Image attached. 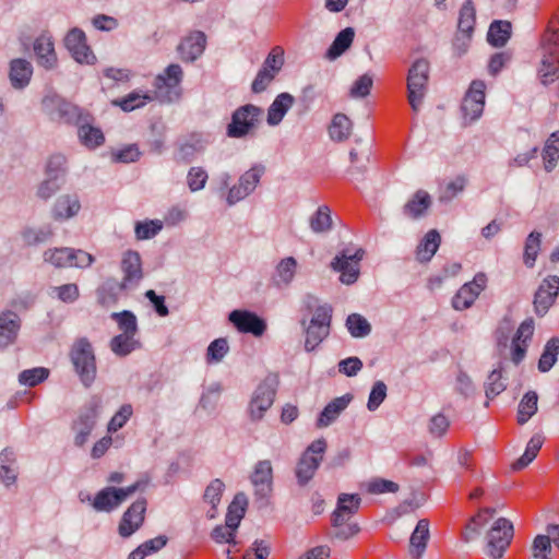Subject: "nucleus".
Here are the masks:
<instances>
[{
    "mask_svg": "<svg viewBox=\"0 0 559 559\" xmlns=\"http://www.w3.org/2000/svg\"><path fill=\"white\" fill-rule=\"evenodd\" d=\"M53 233L50 228L32 229L26 228L22 231L23 240L26 245L33 246L45 242L52 237Z\"/></svg>",
    "mask_w": 559,
    "mask_h": 559,
    "instance_id": "69168bd1",
    "label": "nucleus"
},
{
    "mask_svg": "<svg viewBox=\"0 0 559 559\" xmlns=\"http://www.w3.org/2000/svg\"><path fill=\"white\" fill-rule=\"evenodd\" d=\"M148 100H151V97L147 94L132 92L126 97L112 100V104L119 106L123 111H132L143 107Z\"/></svg>",
    "mask_w": 559,
    "mask_h": 559,
    "instance_id": "603ef678",
    "label": "nucleus"
},
{
    "mask_svg": "<svg viewBox=\"0 0 559 559\" xmlns=\"http://www.w3.org/2000/svg\"><path fill=\"white\" fill-rule=\"evenodd\" d=\"M119 283L115 280L107 281L97 289V300L102 306L108 307L118 300Z\"/></svg>",
    "mask_w": 559,
    "mask_h": 559,
    "instance_id": "4d7b16f0",
    "label": "nucleus"
},
{
    "mask_svg": "<svg viewBox=\"0 0 559 559\" xmlns=\"http://www.w3.org/2000/svg\"><path fill=\"white\" fill-rule=\"evenodd\" d=\"M365 255V250L361 248L343 249L331 262V267L341 273L340 281L343 284H354L360 274V261Z\"/></svg>",
    "mask_w": 559,
    "mask_h": 559,
    "instance_id": "423d86ee",
    "label": "nucleus"
},
{
    "mask_svg": "<svg viewBox=\"0 0 559 559\" xmlns=\"http://www.w3.org/2000/svg\"><path fill=\"white\" fill-rule=\"evenodd\" d=\"M440 235L437 230L432 229L428 231L423 239V241L418 245L416 250L417 260L420 262L430 261L436 251L440 246Z\"/></svg>",
    "mask_w": 559,
    "mask_h": 559,
    "instance_id": "f704fd0d",
    "label": "nucleus"
},
{
    "mask_svg": "<svg viewBox=\"0 0 559 559\" xmlns=\"http://www.w3.org/2000/svg\"><path fill=\"white\" fill-rule=\"evenodd\" d=\"M325 450L326 441L318 439L302 453L295 468V475L300 486L307 485L312 479L323 460Z\"/></svg>",
    "mask_w": 559,
    "mask_h": 559,
    "instance_id": "20e7f679",
    "label": "nucleus"
},
{
    "mask_svg": "<svg viewBox=\"0 0 559 559\" xmlns=\"http://www.w3.org/2000/svg\"><path fill=\"white\" fill-rule=\"evenodd\" d=\"M205 148V142L199 134H191L176 143L175 159L179 163H190Z\"/></svg>",
    "mask_w": 559,
    "mask_h": 559,
    "instance_id": "b1692460",
    "label": "nucleus"
},
{
    "mask_svg": "<svg viewBox=\"0 0 559 559\" xmlns=\"http://www.w3.org/2000/svg\"><path fill=\"white\" fill-rule=\"evenodd\" d=\"M361 498L357 493H341L337 498L336 509L331 515L332 524L349 521L359 510Z\"/></svg>",
    "mask_w": 559,
    "mask_h": 559,
    "instance_id": "412c9836",
    "label": "nucleus"
},
{
    "mask_svg": "<svg viewBox=\"0 0 559 559\" xmlns=\"http://www.w3.org/2000/svg\"><path fill=\"white\" fill-rule=\"evenodd\" d=\"M229 321L242 333L261 336L266 330L263 319L247 310H234L229 313Z\"/></svg>",
    "mask_w": 559,
    "mask_h": 559,
    "instance_id": "6ab92c4d",
    "label": "nucleus"
},
{
    "mask_svg": "<svg viewBox=\"0 0 559 559\" xmlns=\"http://www.w3.org/2000/svg\"><path fill=\"white\" fill-rule=\"evenodd\" d=\"M350 401L352 396L349 394L336 397L333 401H331L321 412L317 421V426H329L338 417L341 412H343L347 407Z\"/></svg>",
    "mask_w": 559,
    "mask_h": 559,
    "instance_id": "c756f323",
    "label": "nucleus"
},
{
    "mask_svg": "<svg viewBox=\"0 0 559 559\" xmlns=\"http://www.w3.org/2000/svg\"><path fill=\"white\" fill-rule=\"evenodd\" d=\"M429 536V521L427 519L419 520L409 538V554L413 559H419L423 556Z\"/></svg>",
    "mask_w": 559,
    "mask_h": 559,
    "instance_id": "393cba45",
    "label": "nucleus"
},
{
    "mask_svg": "<svg viewBox=\"0 0 559 559\" xmlns=\"http://www.w3.org/2000/svg\"><path fill=\"white\" fill-rule=\"evenodd\" d=\"M144 486V483L136 481L124 488L106 487L96 493L92 506L96 511L110 512Z\"/></svg>",
    "mask_w": 559,
    "mask_h": 559,
    "instance_id": "9b49d317",
    "label": "nucleus"
},
{
    "mask_svg": "<svg viewBox=\"0 0 559 559\" xmlns=\"http://www.w3.org/2000/svg\"><path fill=\"white\" fill-rule=\"evenodd\" d=\"M224 488V483L218 478L213 479L205 488L203 499L206 503L211 504V510L207 512L210 519L215 516L216 507L221 502Z\"/></svg>",
    "mask_w": 559,
    "mask_h": 559,
    "instance_id": "79ce46f5",
    "label": "nucleus"
},
{
    "mask_svg": "<svg viewBox=\"0 0 559 559\" xmlns=\"http://www.w3.org/2000/svg\"><path fill=\"white\" fill-rule=\"evenodd\" d=\"M350 131L352 122L348 117L343 114H336L329 127L331 139L338 142L344 141L349 136Z\"/></svg>",
    "mask_w": 559,
    "mask_h": 559,
    "instance_id": "a19ab883",
    "label": "nucleus"
},
{
    "mask_svg": "<svg viewBox=\"0 0 559 559\" xmlns=\"http://www.w3.org/2000/svg\"><path fill=\"white\" fill-rule=\"evenodd\" d=\"M34 52L36 61L40 67L51 70L57 66L58 58L55 51V44L48 34H41L35 39Z\"/></svg>",
    "mask_w": 559,
    "mask_h": 559,
    "instance_id": "4be33fe9",
    "label": "nucleus"
},
{
    "mask_svg": "<svg viewBox=\"0 0 559 559\" xmlns=\"http://www.w3.org/2000/svg\"><path fill=\"white\" fill-rule=\"evenodd\" d=\"M544 442L540 435H534L528 441L524 454L512 463V469L521 471L526 467L538 454Z\"/></svg>",
    "mask_w": 559,
    "mask_h": 559,
    "instance_id": "58836bf2",
    "label": "nucleus"
},
{
    "mask_svg": "<svg viewBox=\"0 0 559 559\" xmlns=\"http://www.w3.org/2000/svg\"><path fill=\"white\" fill-rule=\"evenodd\" d=\"M49 372L46 368H33L24 370L20 373L19 380L22 384L35 386L48 377Z\"/></svg>",
    "mask_w": 559,
    "mask_h": 559,
    "instance_id": "0e129e2a",
    "label": "nucleus"
},
{
    "mask_svg": "<svg viewBox=\"0 0 559 559\" xmlns=\"http://www.w3.org/2000/svg\"><path fill=\"white\" fill-rule=\"evenodd\" d=\"M551 539L547 535H537L533 542L532 552L534 559H550Z\"/></svg>",
    "mask_w": 559,
    "mask_h": 559,
    "instance_id": "338daca9",
    "label": "nucleus"
},
{
    "mask_svg": "<svg viewBox=\"0 0 559 559\" xmlns=\"http://www.w3.org/2000/svg\"><path fill=\"white\" fill-rule=\"evenodd\" d=\"M559 294V277L549 275L543 280L534 295V310L539 317H544L555 304Z\"/></svg>",
    "mask_w": 559,
    "mask_h": 559,
    "instance_id": "dca6fc26",
    "label": "nucleus"
},
{
    "mask_svg": "<svg viewBox=\"0 0 559 559\" xmlns=\"http://www.w3.org/2000/svg\"><path fill=\"white\" fill-rule=\"evenodd\" d=\"M255 487V493L264 498L272 491L273 468L269 460L259 461L250 477Z\"/></svg>",
    "mask_w": 559,
    "mask_h": 559,
    "instance_id": "5701e85b",
    "label": "nucleus"
},
{
    "mask_svg": "<svg viewBox=\"0 0 559 559\" xmlns=\"http://www.w3.org/2000/svg\"><path fill=\"white\" fill-rule=\"evenodd\" d=\"M559 74V56L550 57L544 55L542 61V68L539 69V75L542 82L547 85L554 82Z\"/></svg>",
    "mask_w": 559,
    "mask_h": 559,
    "instance_id": "864d4df0",
    "label": "nucleus"
},
{
    "mask_svg": "<svg viewBox=\"0 0 559 559\" xmlns=\"http://www.w3.org/2000/svg\"><path fill=\"white\" fill-rule=\"evenodd\" d=\"M100 407L102 399L94 395L80 409L76 419L72 424V429L75 432V445L83 447L86 443L88 436L96 425Z\"/></svg>",
    "mask_w": 559,
    "mask_h": 559,
    "instance_id": "39448f33",
    "label": "nucleus"
},
{
    "mask_svg": "<svg viewBox=\"0 0 559 559\" xmlns=\"http://www.w3.org/2000/svg\"><path fill=\"white\" fill-rule=\"evenodd\" d=\"M81 209V203L75 194L59 197L52 207V217L56 221H64L75 216Z\"/></svg>",
    "mask_w": 559,
    "mask_h": 559,
    "instance_id": "a878e982",
    "label": "nucleus"
},
{
    "mask_svg": "<svg viewBox=\"0 0 559 559\" xmlns=\"http://www.w3.org/2000/svg\"><path fill=\"white\" fill-rule=\"evenodd\" d=\"M207 173L202 167H191L187 175V183L191 192L202 190L207 181Z\"/></svg>",
    "mask_w": 559,
    "mask_h": 559,
    "instance_id": "e2e57ef3",
    "label": "nucleus"
},
{
    "mask_svg": "<svg viewBox=\"0 0 559 559\" xmlns=\"http://www.w3.org/2000/svg\"><path fill=\"white\" fill-rule=\"evenodd\" d=\"M475 9L472 2H466L460 10L457 27L461 32L469 35L474 29Z\"/></svg>",
    "mask_w": 559,
    "mask_h": 559,
    "instance_id": "13d9d810",
    "label": "nucleus"
},
{
    "mask_svg": "<svg viewBox=\"0 0 559 559\" xmlns=\"http://www.w3.org/2000/svg\"><path fill=\"white\" fill-rule=\"evenodd\" d=\"M264 173L265 167L261 164H255L249 170L242 174L238 180V183L233 186L228 191V204L233 205L253 192Z\"/></svg>",
    "mask_w": 559,
    "mask_h": 559,
    "instance_id": "ddd939ff",
    "label": "nucleus"
},
{
    "mask_svg": "<svg viewBox=\"0 0 559 559\" xmlns=\"http://www.w3.org/2000/svg\"><path fill=\"white\" fill-rule=\"evenodd\" d=\"M66 165L67 158L64 155H51L46 165V176L60 180L66 174Z\"/></svg>",
    "mask_w": 559,
    "mask_h": 559,
    "instance_id": "bf43d9fd",
    "label": "nucleus"
},
{
    "mask_svg": "<svg viewBox=\"0 0 559 559\" xmlns=\"http://www.w3.org/2000/svg\"><path fill=\"white\" fill-rule=\"evenodd\" d=\"M559 354V338L551 337L545 345L544 352L538 360V370L540 372L549 371L557 361Z\"/></svg>",
    "mask_w": 559,
    "mask_h": 559,
    "instance_id": "c03bdc74",
    "label": "nucleus"
},
{
    "mask_svg": "<svg viewBox=\"0 0 559 559\" xmlns=\"http://www.w3.org/2000/svg\"><path fill=\"white\" fill-rule=\"evenodd\" d=\"M44 261L55 267H88L94 262V257L83 250L68 247L51 248L44 252Z\"/></svg>",
    "mask_w": 559,
    "mask_h": 559,
    "instance_id": "6e6552de",
    "label": "nucleus"
},
{
    "mask_svg": "<svg viewBox=\"0 0 559 559\" xmlns=\"http://www.w3.org/2000/svg\"><path fill=\"white\" fill-rule=\"evenodd\" d=\"M183 78L182 68L173 63L155 78L156 96L162 100L173 102L179 97V85Z\"/></svg>",
    "mask_w": 559,
    "mask_h": 559,
    "instance_id": "f8f14e48",
    "label": "nucleus"
},
{
    "mask_svg": "<svg viewBox=\"0 0 559 559\" xmlns=\"http://www.w3.org/2000/svg\"><path fill=\"white\" fill-rule=\"evenodd\" d=\"M64 45L74 60L79 63L92 64L95 55L86 43V36L80 28H72L64 38Z\"/></svg>",
    "mask_w": 559,
    "mask_h": 559,
    "instance_id": "f3484780",
    "label": "nucleus"
},
{
    "mask_svg": "<svg viewBox=\"0 0 559 559\" xmlns=\"http://www.w3.org/2000/svg\"><path fill=\"white\" fill-rule=\"evenodd\" d=\"M545 169L551 171L559 159V130L551 133L543 150Z\"/></svg>",
    "mask_w": 559,
    "mask_h": 559,
    "instance_id": "37998d69",
    "label": "nucleus"
},
{
    "mask_svg": "<svg viewBox=\"0 0 559 559\" xmlns=\"http://www.w3.org/2000/svg\"><path fill=\"white\" fill-rule=\"evenodd\" d=\"M205 46V34L201 31H193L181 39L177 51L183 62H193L203 53Z\"/></svg>",
    "mask_w": 559,
    "mask_h": 559,
    "instance_id": "aec40b11",
    "label": "nucleus"
},
{
    "mask_svg": "<svg viewBox=\"0 0 559 559\" xmlns=\"http://www.w3.org/2000/svg\"><path fill=\"white\" fill-rule=\"evenodd\" d=\"M511 37V23L508 21H493L487 34L488 43L493 47H503Z\"/></svg>",
    "mask_w": 559,
    "mask_h": 559,
    "instance_id": "72a5a7b5",
    "label": "nucleus"
},
{
    "mask_svg": "<svg viewBox=\"0 0 559 559\" xmlns=\"http://www.w3.org/2000/svg\"><path fill=\"white\" fill-rule=\"evenodd\" d=\"M78 134L82 144L88 148H95L102 145L105 141L102 130L88 124L81 126Z\"/></svg>",
    "mask_w": 559,
    "mask_h": 559,
    "instance_id": "09e8293b",
    "label": "nucleus"
},
{
    "mask_svg": "<svg viewBox=\"0 0 559 559\" xmlns=\"http://www.w3.org/2000/svg\"><path fill=\"white\" fill-rule=\"evenodd\" d=\"M538 395L535 391L526 392L518 408V424L524 425L537 412Z\"/></svg>",
    "mask_w": 559,
    "mask_h": 559,
    "instance_id": "ea45409f",
    "label": "nucleus"
},
{
    "mask_svg": "<svg viewBox=\"0 0 559 559\" xmlns=\"http://www.w3.org/2000/svg\"><path fill=\"white\" fill-rule=\"evenodd\" d=\"M513 525L504 519L499 518L487 534L486 554L491 559H500L513 538Z\"/></svg>",
    "mask_w": 559,
    "mask_h": 559,
    "instance_id": "9d476101",
    "label": "nucleus"
},
{
    "mask_svg": "<svg viewBox=\"0 0 559 559\" xmlns=\"http://www.w3.org/2000/svg\"><path fill=\"white\" fill-rule=\"evenodd\" d=\"M346 326L354 337H365L371 332L369 322L358 313H353L347 317Z\"/></svg>",
    "mask_w": 559,
    "mask_h": 559,
    "instance_id": "5fc2aeb1",
    "label": "nucleus"
},
{
    "mask_svg": "<svg viewBox=\"0 0 559 559\" xmlns=\"http://www.w3.org/2000/svg\"><path fill=\"white\" fill-rule=\"evenodd\" d=\"M493 509L485 508L474 515L465 527L464 539L468 542L474 538V536L479 533V528L493 515Z\"/></svg>",
    "mask_w": 559,
    "mask_h": 559,
    "instance_id": "3c124183",
    "label": "nucleus"
},
{
    "mask_svg": "<svg viewBox=\"0 0 559 559\" xmlns=\"http://www.w3.org/2000/svg\"><path fill=\"white\" fill-rule=\"evenodd\" d=\"M542 245V234L539 231H532L524 246L523 261L527 267H533L537 259Z\"/></svg>",
    "mask_w": 559,
    "mask_h": 559,
    "instance_id": "49530a36",
    "label": "nucleus"
},
{
    "mask_svg": "<svg viewBox=\"0 0 559 559\" xmlns=\"http://www.w3.org/2000/svg\"><path fill=\"white\" fill-rule=\"evenodd\" d=\"M162 228L160 221L139 222L135 225V234L138 239H150L156 236Z\"/></svg>",
    "mask_w": 559,
    "mask_h": 559,
    "instance_id": "774afa93",
    "label": "nucleus"
},
{
    "mask_svg": "<svg viewBox=\"0 0 559 559\" xmlns=\"http://www.w3.org/2000/svg\"><path fill=\"white\" fill-rule=\"evenodd\" d=\"M297 262L293 257L281 260L273 275V283L277 287L287 286L294 278Z\"/></svg>",
    "mask_w": 559,
    "mask_h": 559,
    "instance_id": "c9c22d12",
    "label": "nucleus"
},
{
    "mask_svg": "<svg viewBox=\"0 0 559 559\" xmlns=\"http://www.w3.org/2000/svg\"><path fill=\"white\" fill-rule=\"evenodd\" d=\"M20 329L16 313L8 311L0 314V347L13 343Z\"/></svg>",
    "mask_w": 559,
    "mask_h": 559,
    "instance_id": "cd10ccee",
    "label": "nucleus"
},
{
    "mask_svg": "<svg viewBox=\"0 0 559 559\" xmlns=\"http://www.w3.org/2000/svg\"><path fill=\"white\" fill-rule=\"evenodd\" d=\"M120 269L123 277L119 283V292L135 288L143 278L142 259L138 251H126L122 254Z\"/></svg>",
    "mask_w": 559,
    "mask_h": 559,
    "instance_id": "4468645a",
    "label": "nucleus"
},
{
    "mask_svg": "<svg viewBox=\"0 0 559 559\" xmlns=\"http://www.w3.org/2000/svg\"><path fill=\"white\" fill-rule=\"evenodd\" d=\"M263 109L252 104L238 107L227 124L226 134L233 139H241L252 134L262 121Z\"/></svg>",
    "mask_w": 559,
    "mask_h": 559,
    "instance_id": "f03ea898",
    "label": "nucleus"
},
{
    "mask_svg": "<svg viewBox=\"0 0 559 559\" xmlns=\"http://www.w3.org/2000/svg\"><path fill=\"white\" fill-rule=\"evenodd\" d=\"M485 90L486 84L484 81L475 80L472 82L466 95L463 98L461 109L464 118L469 122L477 120L484 110L485 106Z\"/></svg>",
    "mask_w": 559,
    "mask_h": 559,
    "instance_id": "2eb2a0df",
    "label": "nucleus"
},
{
    "mask_svg": "<svg viewBox=\"0 0 559 559\" xmlns=\"http://www.w3.org/2000/svg\"><path fill=\"white\" fill-rule=\"evenodd\" d=\"M293 104L294 97L290 94L282 93L277 95L267 109V123L270 126H277Z\"/></svg>",
    "mask_w": 559,
    "mask_h": 559,
    "instance_id": "7c9ffc66",
    "label": "nucleus"
},
{
    "mask_svg": "<svg viewBox=\"0 0 559 559\" xmlns=\"http://www.w3.org/2000/svg\"><path fill=\"white\" fill-rule=\"evenodd\" d=\"M310 228L314 233H325L332 228L331 210L328 205H321L310 217Z\"/></svg>",
    "mask_w": 559,
    "mask_h": 559,
    "instance_id": "de8ad7c7",
    "label": "nucleus"
},
{
    "mask_svg": "<svg viewBox=\"0 0 559 559\" xmlns=\"http://www.w3.org/2000/svg\"><path fill=\"white\" fill-rule=\"evenodd\" d=\"M501 371L495 369L490 372L486 382V397L488 400L495 399L501 392L506 390V384L501 380Z\"/></svg>",
    "mask_w": 559,
    "mask_h": 559,
    "instance_id": "680f3d73",
    "label": "nucleus"
},
{
    "mask_svg": "<svg viewBox=\"0 0 559 559\" xmlns=\"http://www.w3.org/2000/svg\"><path fill=\"white\" fill-rule=\"evenodd\" d=\"M109 346L117 356L124 357L139 348L140 342L135 335L120 333L111 338Z\"/></svg>",
    "mask_w": 559,
    "mask_h": 559,
    "instance_id": "e433bc0d",
    "label": "nucleus"
},
{
    "mask_svg": "<svg viewBox=\"0 0 559 559\" xmlns=\"http://www.w3.org/2000/svg\"><path fill=\"white\" fill-rule=\"evenodd\" d=\"M429 80V62L426 59L416 60L408 70L407 98L412 109L417 112L426 94Z\"/></svg>",
    "mask_w": 559,
    "mask_h": 559,
    "instance_id": "7ed1b4c3",
    "label": "nucleus"
},
{
    "mask_svg": "<svg viewBox=\"0 0 559 559\" xmlns=\"http://www.w3.org/2000/svg\"><path fill=\"white\" fill-rule=\"evenodd\" d=\"M15 454L11 449H4L0 453V477L5 485H11L16 479L15 469Z\"/></svg>",
    "mask_w": 559,
    "mask_h": 559,
    "instance_id": "a18cd8bd",
    "label": "nucleus"
},
{
    "mask_svg": "<svg viewBox=\"0 0 559 559\" xmlns=\"http://www.w3.org/2000/svg\"><path fill=\"white\" fill-rule=\"evenodd\" d=\"M354 36L355 33L350 27H346L345 29L341 31L328 49L326 57L331 60L340 57L350 47Z\"/></svg>",
    "mask_w": 559,
    "mask_h": 559,
    "instance_id": "4c0bfd02",
    "label": "nucleus"
},
{
    "mask_svg": "<svg viewBox=\"0 0 559 559\" xmlns=\"http://www.w3.org/2000/svg\"><path fill=\"white\" fill-rule=\"evenodd\" d=\"M146 504V499L141 498L134 501L126 510L118 526V532L121 537H130L142 526L144 522Z\"/></svg>",
    "mask_w": 559,
    "mask_h": 559,
    "instance_id": "a211bd4d",
    "label": "nucleus"
},
{
    "mask_svg": "<svg viewBox=\"0 0 559 559\" xmlns=\"http://www.w3.org/2000/svg\"><path fill=\"white\" fill-rule=\"evenodd\" d=\"M71 362L81 382L91 386L96 379V357L92 343L86 337L74 341L69 353Z\"/></svg>",
    "mask_w": 559,
    "mask_h": 559,
    "instance_id": "f257e3e1",
    "label": "nucleus"
},
{
    "mask_svg": "<svg viewBox=\"0 0 559 559\" xmlns=\"http://www.w3.org/2000/svg\"><path fill=\"white\" fill-rule=\"evenodd\" d=\"M479 294L474 290L467 283L464 284L452 299V307L455 310L468 309L477 299Z\"/></svg>",
    "mask_w": 559,
    "mask_h": 559,
    "instance_id": "8fccbe9b",
    "label": "nucleus"
},
{
    "mask_svg": "<svg viewBox=\"0 0 559 559\" xmlns=\"http://www.w3.org/2000/svg\"><path fill=\"white\" fill-rule=\"evenodd\" d=\"M133 414L131 404H123L108 423V432H116L121 429Z\"/></svg>",
    "mask_w": 559,
    "mask_h": 559,
    "instance_id": "052dcab7",
    "label": "nucleus"
},
{
    "mask_svg": "<svg viewBox=\"0 0 559 559\" xmlns=\"http://www.w3.org/2000/svg\"><path fill=\"white\" fill-rule=\"evenodd\" d=\"M246 506V496L243 493H237L228 508V512L226 514L225 520V526L230 528V531L235 534L240 524L241 519L245 515Z\"/></svg>",
    "mask_w": 559,
    "mask_h": 559,
    "instance_id": "2f4dec72",
    "label": "nucleus"
},
{
    "mask_svg": "<svg viewBox=\"0 0 559 559\" xmlns=\"http://www.w3.org/2000/svg\"><path fill=\"white\" fill-rule=\"evenodd\" d=\"M33 74L32 64L25 59H14L10 64V81L15 88H23L29 83Z\"/></svg>",
    "mask_w": 559,
    "mask_h": 559,
    "instance_id": "c85d7f7f",
    "label": "nucleus"
},
{
    "mask_svg": "<svg viewBox=\"0 0 559 559\" xmlns=\"http://www.w3.org/2000/svg\"><path fill=\"white\" fill-rule=\"evenodd\" d=\"M332 320V308L328 305L319 306L306 329L305 349L312 352L329 335Z\"/></svg>",
    "mask_w": 559,
    "mask_h": 559,
    "instance_id": "0eeeda50",
    "label": "nucleus"
},
{
    "mask_svg": "<svg viewBox=\"0 0 559 559\" xmlns=\"http://www.w3.org/2000/svg\"><path fill=\"white\" fill-rule=\"evenodd\" d=\"M540 45L544 49V55L550 57L559 56V13L557 22L554 20L549 22L547 29L542 36Z\"/></svg>",
    "mask_w": 559,
    "mask_h": 559,
    "instance_id": "473e14b6",
    "label": "nucleus"
},
{
    "mask_svg": "<svg viewBox=\"0 0 559 559\" xmlns=\"http://www.w3.org/2000/svg\"><path fill=\"white\" fill-rule=\"evenodd\" d=\"M277 385L278 377L276 374L267 376L262 383L259 384L249 404V415L252 420H260L264 416V413L272 406Z\"/></svg>",
    "mask_w": 559,
    "mask_h": 559,
    "instance_id": "1a4fd4ad",
    "label": "nucleus"
},
{
    "mask_svg": "<svg viewBox=\"0 0 559 559\" xmlns=\"http://www.w3.org/2000/svg\"><path fill=\"white\" fill-rule=\"evenodd\" d=\"M431 203L432 201L429 193L425 190H418L406 202L403 207V213L412 219H417L426 214Z\"/></svg>",
    "mask_w": 559,
    "mask_h": 559,
    "instance_id": "bb28decb",
    "label": "nucleus"
},
{
    "mask_svg": "<svg viewBox=\"0 0 559 559\" xmlns=\"http://www.w3.org/2000/svg\"><path fill=\"white\" fill-rule=\"evenodd\" d=\"M111 319L118 323L121 333L135 335L138 333L136 317L128 310L111 313Z\"/></svg>",
    "mask_w": 559,
    "mask_h": 559,
    "instance_id": "6e6d98bb",
    "label": "nucleus"
}]
</instances>
